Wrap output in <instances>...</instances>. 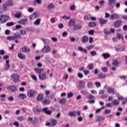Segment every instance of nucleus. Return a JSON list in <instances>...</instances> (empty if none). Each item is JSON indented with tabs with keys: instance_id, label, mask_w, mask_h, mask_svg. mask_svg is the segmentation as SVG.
I'll list each match as a JSON object with an SVG mask.
<instances>
[{
	"instance_id": "obj_8",
	"label": "nucleus",
	"mask_w": 127,
	"mask_h": 127,
	"mask_svg": "<svg viewBox=\"0 0 127 127\" xmlns=\"http://www.w3.org/2000/svg\"><path fill=\"white\" fill-rule=\"evenodd\" d=\"M122 23H123V20H118L114 22V26L115 27L119 28L122 25Z\"/></svg>"
},
{
	"instance_id": "obj_57",
	"label": "nucleus",
	"mask_w": 127,
	"mask_h": 127,
	"mask_svg": "<svg viewBox=\"0 0 127 127\" xmlns=\"http://www.w3.org/2000/svg\"><path fill=\"white\" fill-rule=\"evenodd\" d=\"M67 98H72V97H73V93H70L67 94Z\"/></svg>"
},
{
	"instance_id": "obj_22",
	"label": "nucleus",
	"mask_w": 127,
	"mask_h": 127,
	"mask_svg": "<svg viewBox=\"0 0 127 127\" xmlns=\"http://www.w3.org/2000/svg\"><path fill=\"white\" fill-rule=\"evenodd\" d=\"M99 77V79H105L106 78V74H102V73H100L98 74Z\"/></svg>"
},
{
	"instance_id": "obj_15",
	"label": "nucleus",
	"mask_w": 127,
	"mask_h": 127,
	"mask_svg": "<svg viewBox=\"0 0 127 127\" xmlns=\"http://www.w3.org/2000/svg\"><path fill=\"white\" fill-rule=\"evenodd\" d=\"M50 122H51L53 127L56 126V125H57V124H58V122L57 121V120H56V119H51Z\"/></svg>"
},
{
	"instance_id": "obj_64",
	"label": "nucleus",
	"mask_w": 127,
	"mask_h": 127,
	"mask_svg": "<svg viewBox=\"0 0 127 127\" xmlns=\"http://www.w3.org/2000/svg\"><path fill=\"white\" fill-rule=\"evenodd\" d=\"M122 18H123V19L124 20H127V15L122 16Z\"/></svg>"
},
{
	"instance_id": "obj_60",
	"label": "nucleus",
	"mask_w": 127,
	"mask_h": 127,
	"mask_svg": "<svg viewBox=\"0 0 127 127\" xmlns=\"http://www.w3.org/2000/svg\"><path fill=\"white\" fill-rule=\"evenodd\" d=\"M99 4H100V5H104V4H105V0H102L100 1Z\"/></svg>"
},
{
	"instance_id": "obj_30",
	"label": "nucleus",
	"mask_w": 127,
	"mask_h": 127,
	"mask_svg": "<svg viewBox=\"0 0 127 127\" xmlns=\"http://www.w3.org/2000/svg\"><path fill=\"white\" fill-rule=\"evenodd\" d=\"M88 40H89V38L87 36H83L82 37V42H88Z\"/></svg>"
},
{
	"instance_id": "obj_51",
	"label": "nucleus",
	"mask_w": 127,
	"mask_h": 127,
	"mask_svg": "<svg viewBox=\"0 0 127 127\" xmlns=\"http://www.w3.org/2000/svg\"><path fill=\"white\" fill-rule=\"evenodd\" d=\"M51 114H52V111L51 110H48L47 112H46V114L49 115V116H51Z\"/></svg>"
},
{
	"instance_id": "obj_20",
	"label": "nucleus",
	"mask_w": 127,
	"mask_h": 127,
	"mask_svg": "<svg viewBox=\"0 0 127 127\" xmlns=\"http://www.w3.org/2000/svg\"><path fill=\"white\" fill-rule=\"evenodd\" d=\"M26 21H27V19H24L18 21V23L24 25V24H25V23H26Z\"/></svg>"
},
{
	"instance_id": "obj_13",
	"label": "nucleus",
	"mask_w": 127,
	"mask_h": 127,
	"mask_svg": "<svg viewBox=\"0 0 127 127\" xmlns=\"http://www.w3.org/2000/svg\"><path fill=\"white\" fill-rule=\"evenodd\" d=\"M108 93L109 94H113V95H115V89L113 87H109L108 88Z\"/></svg>"
},
{
	"instance_id": "obj_54",
	"label": "nucleus",
	"mask_w": 127,
	"mask_h": 127,
	"mask_svg": "<svg viewBox=\"0 0 127 127\" xmlns=\"http://www.w3.org/2000/svg\"><path fill=\"white\" fill-rule=\"evenodd\" d=\"M91 54L92 56H95V55H96V54H97V52L95 51H92L91 52Z\"/></svg>"
},
{
	"instance_id": "obj_11",
	"label": "nucleus",
	"mask_w": 127,
	"mask_h": 127,
	"mask_svg": "<svg viewBox=\"0 0 127 127\" xmlns=\"http://www.w3.org/2000/svg\"><path fill=\"white\" fill-rule=\"evenodd\" d=\"M79 89H84L85 88V83L83 80H80L79 81Z\"/></svg>"
},
{
	"instance_id": "obj_38",
	"label": "nucleus",
	"mask_w": 127,
	"mask_h": 127,
	"mask_svg": "<svg viewBox=\"0 0 127 127\" xmlns=\"http://www.w3.org/2000/svg\"><path fill=\"white\" fill-rule=\"evenodd\" d=\"M88 69H89V70H93V68L94 67V64H93V63L89 64L88 65Z\"/></svg>"
},
{
	"instance_id": "obj_63",
	"label": "nucleus",
	"mask_w": 127,
	"mask_h": 127,
	"mask_svg": "<svg viewBox=\"0 0 127 127\" xmlns=\"http://www.w3.org/2000/svg\"><path fill=\"white\" fill-rule=\"evenodd\" d=\"M32 79L33 80H34V81H37V77H36V76L34 75H32Z\"/></svg>"
},
{
	"instance_id": "obj_48",
	"label": "nucleus",
	"mask_w": 127,
	"mask_h": 127,
	"mask_svg": "<svg viewBox=\"0 0 127 127\" xmlns=\"http://www.w3.org/2000/svg\"><path fill=\"white\" fill-rule=\"evenodd\" d=\"M101 82H95V85L96 86V87L97 88H99L100 87H101Z\"/></svg>"
},
{
	"instance_id": "obj_34",
	"label": "nucleus",
	"mask_w": 127,
	"mask_h": 127,
	"mask_svg": "<svg viewBox=\"0 0 127 127\" xmlns=\"http://www.w3.org/2000/svg\"><path fill=\"white\" fill-rule=\"evenodd\" d=\"M18 121H20V122H22V121H24L25 118L24 116H20L17 117Z\"/></svg>"
},
{
	"instance_id": "obj_55",
	"label": "nucleus",
	"mask_w": 127,
	"mask_h": 127,
	"mask_svg": "<svg viewBox=\"0 0 127 127\" xmlns=\"http://www.w3.org/2000/svg\"><path fill=\"white\" fill-rule=\"evenodd\" d=\"M20 16H21V13L17 14L15 15V17H16V18H19L20 17Z\"/></svg>"
},
{
	"instance_id": "obj_41",
	"label": "nucleus",
	"mask_w": 127,
	"mask_h": 127,
	"mask_svg": "<svg viewBox=\"0 0 127 127\" xmlns=\"http://www.w3.org/2000/svg\"><path fill=\"white\" fill-rule=\"evenodd\" d=\"M117 37L118 38V39H124V36H122L121 34H118L117 35Z\"/></svg>"
},
{
	"instance_id": "obj_27",
	"label": "nucleus",
	"mask_w": 127,
	"mask_h": 127,
	"mask_svg": "<svg viewBox=\"0 0 127 127\" xmlns=\"http://www.w3.org/2000/svg\"><path fill=\"white\" fill-rule=\"evenodd\" d=\"M33 111H34V113H35L36 115H39V114H40V112H41V109H34Z\"/></svg>"
},
{
	"instance_id": "obj_56",
	"label": "nucleus",
	"mask_w": 127,
	"mask_h": 127,
	"mask_svg": "<svg viewBox=\"0 0 127 127\" xmlns=\"http://www.w3.org/2000/svg\"><path fill=\"white\" fill-rule=\"evenodd\" d=\"M115 6H116L117 8H120L121 6V3L120 2H117L115 4Z\"/></svg>"
},
{
	"instance_id": "obj_7",
	"label": "nucleus",
	"mask_w": 127,
	"mask_h": 127,
	"mask_svg": "<svg viewBox=\"0 0 127 127\" xmlns=\"http://www.w3.org/2000/svg\"><path fill=\"white\" fill-rule=\"evenodd\" d=\"M109 2L108 3V6L109 8H113L116 4L117 0H108Z\"/></svg>"
},
{
	"instance_id": "obj_10",
	"label": "nucleus",
	"mask_w": 127,
	"mask_h": 127,
	"mask_svg": "<svg viewBox=\"0 0 127 127\" xmlns=\"http://www.w3.org/2000/svg\"><path fill=\"white\" fill-rule=\"evenodd\" d=\"M8 90L11 92H15L17 90V87L14 85L10 86L8 87Z\"/></svg>"
},
{
	"instance_id": "obj_53",
	"label": "nucleus",
	"mask_w": 127,
	"mask_h": 127,
	"mask_svg": "<svg viewBox=\"0 0 127 127\" xmlns=\"http://www.w3.org/2000/svg\"><path fill=\"white\" fill-rule=\"evenodd\" d=\"M58 27L60 29H62V28H63V27H64V25H63V24L61 23L60 24L58 25Z\"/></svg>"
},
{
	"instance_id": "obj_58",
	"label": "nucleus",
	"mask_w": 127,
	"mask_h": 127,
	"mask_svg": "<svg viewBox=\"0 0 127 127\" xmlns=\"http://www.w3.org/2000/svg\"><path fill=\"white\" fill-rule=\"evenodd\" d=\"M21 27H22V26H21L20 25H17L15 26L16 29H20Z\"/></svg>"
},
{
	"instance_id": "obj_28",
	"label": "nucleus",
	"mask_w": 127,
	"mask_h": 127,
	"mask_svg": "<svg viewBox=\"0 0 127 127\" xmlns=\"http://www.w3.org/2000/svg\"><path fill=\"white\" fill-rule=\"evenodd\" d=\"M18 57L20 58V59H25V56L24 55L21 54V53H18Z\"/></svg>"
},
{
	"instance_id": "obj_40",
	"label": "nucleus",
	"mask_w": 127,
	"mask_h": 127,
	"mask_svg": "<svg viewBox=\"0 0 127 127\" xmlns=\"http://www.w3.org/2000/svg\"><path fill=\"white\" fill-rule=\"evenodd\" d=\"M112 111L110 109H106L105 110V115H109V114H111Z\"/></svg>"
},
{
	"instance_id": "obj_21",
	"label": "nucleus",
	"mask_w": 127,
	"mask_h": 127,
	"mask_svg": "<svg viewBox=\"0 0 127 127\" xmlns=\"http://www.w3.org/2000/svg\"><path fill=\"white\" fill-rule=\"evenodd\" d=\"M40 22H41V18H39V19H37L34 22V25H39L40 24Z\"/></svg>"
},
{
	"instance_id": "obj_35",
	"label": "nucleus",
	"mask_w": 127,
	"mask_h": 127,
	"mask_svg": "<svg viewBox=\"0 0 127 127\" xmlns=\"http://www.w3.org/2000/svg\"><path fill=\"white\" fill-rule=\"evenodd\" d=\"M93 82L92 81H89L87 84V87L90 89V88H92L93 87Z\"/></svg>"
},
{
	"instance_id": "obj_25",
	"label": "nucleus",
	"mask_w": 127,
	"mask_h": 127,
	"mask_svg": "<svg viewBox=\"0 0 127 127\" xmlns=\"http://www.w3.org/2000/svg\"><path fill=\"white\" fill-rule=\"evenodd\" d=\"M99 22L101 24H105V23H107V22H108V20H107L106 19H104L103 18H101L99 19Z\"/></svg>"
},
{
	"instance_id": "obj_44",
	"label": "nucleus",
	"mask_w": 127,
	"mask_h": 127,
	"mask_svg": "<svg viewBox=\"0 0 127 127\" xmlns=\"http://www.w3.org/2000/svg\"><path fill=\"white\" fill-rule=\"evenodd\" d=\"M48 7L50 9L54 8V7H55V5H54V4H50L48 5Z\"/></svg>"
},
{
	"instance_id": "obj_5",
	"label": "nucleus",
	"mask_w": 127,
	"mask_h": 127,
	"mask_svg": "<svg viewBox=\"0 0 127 127\" xmlns=\"http://www.w3.org/2000/svg\"><path fill=\"white\" fill-rule=\"evenodd\" d=\"M11 78H12L14 83H17V82H19V75L17 74H12L11 75Z\"/></svg>"
},
{
	"instance_id": "obj_6",
	"label": "nucleus",
	"mask_w": 127,
	"mask_h": 127,
	"mask_svg": "<svg viewBox=\"0 0 127 127\" xmlns=\"http://www.w3.org/2000/svg\"><path fill=\"white\" fill-rule=\"evenodd\" d=\"M121 16L118 13H113L110 15V19L111 20H115V19H120Z\"/></svg>"
},
{
	"instance_id": "obj_32",
	"label": "nucleus",
	"mask_w": 127,
	"mask_h": 127,
	"mask_svg": "<svg viewBox=\"0 0 127 127\" xmlns=\"http://www.w3.org/2000/svg\"><path fill=\"white\" fill-rule=\"evenodd\" d=\"M80 28H82V26L76 25V24L73 26L74 30H77V29H80Z\"/></svg>"
},
{
	"instance_id": "obj_3",
	"label": "nucleus",
	"mask_w": 127,
	"mask_h": 127,
	"mask_svg": "<svg viewBox=\"0 0 127 127\" xmlns=\"http://www.w3.org/2000/svg\"><path fill=\"white\" fill-rule=\"evenodd\" d=\"M9 16L7 15H0V23H5L8 20Z\"/></svg>"
},
{
	"instance_id": "obj_46",
	"label": "nucleus",
	"mask_w": 127,
	"mask_h": 127,
	"mask_svg": "<svg viewBox=\"0 0 127 127\" xmlns=\"http://www.w3.org/2000/svg\"><path fill=\"white\" fill-rule=\"evenodd\" d=\"M62 18L63 19H65V20H67V19H70V16H67L66 15H64L62 16Z\"/></svg>"
},
{
	"instance_id": "obj_39",
	"label": "nucleus",
	"mask_w": 127,
	"mask_h": 127,
	"mask_svg": "<svg viewBox=\"0 0 127 127\" xmlns=\"http://www.w3.org/2000/svg\"><path fill=\"white\" fill-rule=\"evenodd\" d=\"M88 93V90H87V89H84V90L81 91V94H82V95H84V96H87Z\"/></svg>"
},
{
	"instance_id": "obj_42",
	"label": "nucleus",
	"mask_w": 127,
	"mask_h": 127,
	"mask_svg": "<svg viewBox=\"0 0 127 127\" xmlns=\"http://www.w3.org/2000/svg\"><path fill=\"white\" fill-rule=\"evenodd\" d=\"M101 70H102L103 72L106 73V72H108V67L104 66L101 68Z\"/></svg>"
},
{
	"instance_id": "obj_33",
	"label": "nucleus",
	"mask_w": 127,
	"mask_h": 127,
	"mask_svg": "<svg viewBox=\"0 0 127 127\" xmlns=\"http://www.w3.org/2000/svg\"><path fill=\"white\" fill-rule=\"evenodd\" d=\"M87 99H89V100H94L95 99V96L91 94H88V97L86 96Z\"/></svg>"
},
{
	"instance_id": "obj_18",
	"label": "nucleus",
	"mask_w": 127,
	"mask_h": 127,
	"mask_svg": "<svg viewBox=\"0 0 127 127\" xmlns=\"http://www.w3.org/2000/svg\"><path fill=\"white\" fill-rule=\"evenodd\" d=\"M20 51L22 52H29L30 51V49L29 48L27 49L26 47H24L21 48Z\"/></svg>"
},
{
	"instance_id": "obj_31",
	"label": "nucleus",
	"mask_w": 127,
	"mask_h": 127,
	"mask_svg": "<svg viewBox=\"0 0 127 127\" xmlns=\"http://www.w3.org/2000/svg\"><path fill=\"white\" fill-rule=\"evenodd\" d=\"M112 65H113V66H115V67H118V65H119V61L115 60L113 62Z\"/></svg>"
},
{
	"instance_id": "obj_36",
	"label": "nucleus",
	"mask_w": 127,
	"mask_h": 127,
	"mask_svg": "<svg viewBox=\"0 0 127 127\" xmlns=\"http://www.w3.org/2000/svg\"><path fill=\"white\" fill-rule=\"evenodd\" d=\"M60 104H62L63 105V104L66 103V98H63L59 101Z\"/></svg>"
},
{
	"instance_id": "obj_24",
	"label": "nucleus",
	"mask_w": 127,
	"mask_h": 127,
	"mask_svg": "<svg viewBox=\"0 0 127 127\" xmlns=\"http://www.w3.org/2000/svg\"><path fill=\"white\" fill-rule=\"evenodd\" d=\"M76 24L75 22H74V20H71L68 22V25L69 26H73L74 27V25Z\"/></svg>"
},
{
	"instance_id": "obj_29",
	"label": "nucleus",
	"mask_w": 127,
	"mask_h": 127,
	"mask_svg": "<svg viewBox=\"0 0 127 127\" xmlns=\"http://www.w3.org/2000/svg\"><path fill=\"white\" fill-rule=\"evenodd\" d=\"M27 96L29 98L32 97V90H29L27 91Z\"/></svg>"
},
{
	"instance_id": "obj_49",
	"label": "nucleus",
	"mask_w": 127,
	"mask_h": 127,
	"mask_svg": "<svg viewBox=\"0 0 127 127\" xmlns=\"http://www.w3.org/2000/svg\"><path fill=\"white\" fill-rule=\"evenodd\" d=\"M94 47H95V45H89L87 47V49H88V50H90L92 49V48H94Z\"/></svg>"
},
{
	"instance_id": "obj_1",
	"label": "nucleus",
	"mask_w": 127,
	"mask_h": 127,
	"mask_svg": "<svg viewBox=\"0 0 127 127\" xmlns=\"http://www.w3.org/2000/svg\"><path fill=\"white\" fill-rule=\"evenodd\" d=\"M35 71L39 74L38 77L41 81L46 80V71H44V68H36Z\"/></svg>"
},
{
	"instance_id": "obj_9",
	"label": "nucleus",
	"mask_w": 127,
	"mask_h": 127,
	"mask_svg": "<svg viewBox=\"0 0 127 127\" xmlns=\"http://www.w3.org/2000/svg\"><path fill=\"white\" fill-rule=\"evenodd\" d=\"M51 51V48L48 46H45L43 49L42 52H44V53H48V52H50Z\"/></svg>"
},
{
	"instance_id": "obj_2",
	"label": "nucleus",
	"mask_w": 127,
	"mask_h": 127,
	"mask_svg": "<svg viewBox=\"0 0 127 127\" xmlns=\"http://www.w3.org/2000/svg\"><path fill=\"white\" fill-rule=\"evenodd\" d=\"M24 34H25V32H17L14 33V36L7 37L6 38L8 40H15L16 38H20L21 35H24Z\"/></svg>"
},
{
	"instance_id": "obj_43",
	"label": "nucleus",
	"mask_w": 127,
	"mask_h": 127,
	"mask_svg": "<svg viewBox=\"0 0 127 127\" xmlns=\"http://www.w3.org/2000/svg\"><path fill=\"white\" fill-rule=\"evenodd\" d=\"M6 26H12L13 25V22H9L6 24Z\"/></svg>"
},
{
	"instance_id": "obj_14",
	"label": "nucleus",
	"mask_w": 127,
	"mask_h": 127,
	"mask_svg": "<svg viewBox=\"0 0 127 127\" xmlns=\"http://www.w3.org/2000/svg\"><path fill=\"white\" fill-rule=\"evenodd\" d=\"M50 100L48 99H44L42 101V103L43 105H49L50 104Z\"/></svg>"
},
{
	"instance_id": "obj_26",
	"label": "nucleus",
	"mask_w": 127,
	"mask_h": 127,
	"mask_svg": "<svg viewBox=\"0 0 127 127\" xmlns=\"http://www.w3.org/2000/svg\"><path fill=\"white\" fill-rule=\"evenodd\" d=\"M33 16L34 18H37V17H38L39 16V12L36 11L33 13Z\"/></svg>"
},
{
	"instance_id": "obj_37",
	"label": "nucleus",
	"mask_w": 127,
	"mask_h": 127,
	"mask_svg": "<svg viewBox=\"0 0 127 127\" xmlns=\"http://www.w3.org/2000/svg\"><path fill=\"white\" fill-rule=\"evenodd\" d=\"M19 99H25L26 98V95L24 94H20L19 95Z\"/></svg>"
},
{
	"instance_id": "obj_16",
	"label": "nucleus",
	"mask_w": 127,
	"mask_h": 127,
	"mask_svg": "<svg viewBox=\"0 0 127 127\" xmlns=\"http://www.w3.org/2000/svg\"><path fill=\"white\" fill-rule=\"evenodd\" d=\"M102 121H105V118L103 116H98L96 118V122H102Z\"/></svg>"
},
{
	"instance_id": "obj_61",
	"label": "nucleus",
	"mask_w": 127,
	"mask_h": 127,
	"mask_svg": "<svg viewBox=\"0 0 127 127\" xmlns=\"http://www.w3.org/2000/svg\"><path fill=\"white\" fill-rule=\"evenodd\" d=\"M7 5H9V6L12 5V1L10 0H8Z\"/></svg>"
},
{
	"instance_id": "obj_52",
	"label": "nucleus",
	"mask_w": 127,
	"mask_h": 127,
	"mask_svg": "<svg viewBox=\"0 0 127 127\" xmlns=\"http://www.w3.org/2000/svg\"><path fill=\"white\" fill-rule=\"evenodd\" d=\"M75 8H76V6L75 5H72L70 7L71 10H75Z\"/></svg>"
},
{
	"instance_id": "obj_23",
	"label": "nucleus",
	"mask_w": 127,
	"mask_h": 127,
	"mask_svg": "<svg viewBox=\"0 0 127 127\" xmlns=\"http://www.w3.org/2000/svg\"><path fill=\"white\" fill-rule=\"evenodd\" d=\"M96 23L94 22H90L88 24L89 27H96Z\"/></svg>"
},
{
	"instance_id": "obj_4",
	"label": "nucleus",
	"mask_w": 127,
	"mask_h": 127,
	"mask_svg": "<svg viewBox=\"0 0 127 127\" xmlns=\"http://www.w3.org/2000/svg\"><path fill=\"white\" fill-rule=\"evenodd\" d=\"M68 117H77L78 116L80 117L81 116V112L79 111H73L70 112L68 113Z\"/></svg>"
},
{
	"instance_id": "obj_47",
	"label": "nucleus",
	"mask_w": 127,
	"mask_h": 127,
	"mask_svg": "<svg viewBox=\"0 0 127 127\" xmlns=\"http://www.w3.org/2000/svg\"><path fill=\"white\" fill-rule=\"evenodd\" d=\"M3 11H5V10H7V5L5 4H3Z\"/></svg>"
},
{
	"instance_id": "obj_12",
	"label": "nucleus",
	"mask_w": 127,
	"mask_h": 127,
	"mask_svg": "<svg viewBox=\"0 0 127 127\" xmlns=\"http://www.w3.org/2000/svg\"><path fill=\"white\" fill-rule=\"evenodd\" d=\"M43 98H44V96H43V95L40 94H39L38 95V96L37 97V101L38 102H41L42 103V101L43 100Z\"/></svg>"
},
{
	"instance_id": "obj_45",
	"label": "nucleus",
	"mask_w": 127,
	"mask_h": 127,
	"mask_svg": "<svg viewBox=\"0 0 127 127\" xmlns=\"http://www.w3.org/2000/svg\"><path fill=\"white\" fill-rule=\"evenodd\" d=\"M77 76L78 77V78L82 79V78H83V77H84V75H83V73L79 72L77 74Z\"/></svg>"
},
{
	"instance_id": "obj_50",
	"label": "nucleus",
	"mask_w": 127,
	"mask_h": 127,
	"mask_svg": "<svg viewBox=\"0 0 127 127\" xmlns=\"http://www.w3.org/2000/svg\"><path fill=\"white\" fill-rule=\"evenodd\" d=\"M42 110L43 111V112H44L45 114H46L47 112L48 111V107L44 108L42 109Z\"/></svg>"
},
{
	"instance_id": "obj_17",
	"label": "nucleus",
	"mask_w": 127,
	"mask_h": 127,
	"mask_svg": "<svg viewBox=\"0 0 127 127\" xmlns=\"http://www.w3.org/2000/svg\"><path fill=\"white\" fill-rule=\"evenodd\" d=\"M102 56L104 59H107V58L111 57V55L108 53H105L102 54Z\"/></svg>"
},
{
	"instance_id": "obj_19",
	"label": "nucleus",
	"mask_w": 127,
	"mask_h": 127,
	"mask_svg": "<svg viewBox=\"0 0 127 127\" xmlns=\"http://www.w3.org/2000/svg\"><path fill=\"white\" fill-rule=\"evenodd\" d=\"M120 104V101L118 99H114L112 101V105L114 106H119V104Z\"/></svg>"
},
{
	"instance_id": "obj_62",
	"label": "nucleus",
	"mask_w": 127,
	"mask_h": 127,
	"mask_svg": "<svg viewBox=\"0 0 127 127\" xmlns=\"http://www.w3.org/2000/svg\"><path fill=\"white\" fill-rule=\"evenodd\" d=\"M10 67L9 64H6L5 65V69L7 70V69H9Z\"/></svg>"
},
{
	"instance_id": "obj_59",
	"label": "nucleus",
	"mask_w": 127,
	"mask_h": 127,
	"mask_svg": "<svg viewBox=\"0 0 127 127\" xmlns=\"http://www.w3.org/2000/svg\"><path fill=\"white\" fill-rule=\"evenodd\" d=\"M83 72L85 76H87V75H88V74H89L90 73V71L89 70H83Z\"/></svg>"
}]
</instances>
